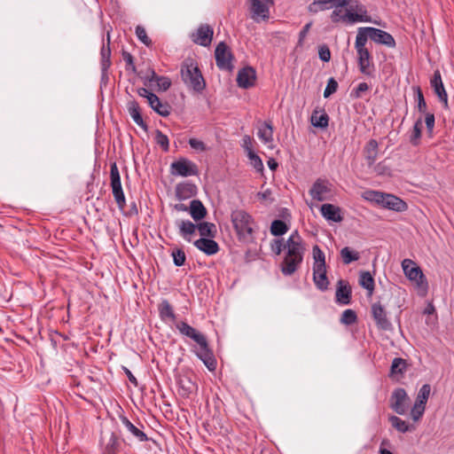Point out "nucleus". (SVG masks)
<instances>
[{"label": "nucleus", "instance_id": "473e14b6", "mask_svg": "<svg viewBox=\"0 0 454 454\" xmlns=\"http://www.w3.org/2000/svg\"><path fill=\"white\" fill-rule=\"evenodd\" d=\"M378 147L379 145L375 139L369 140L364 147L365 159L369 166L373 165L376 161Z\"/></svg>", "mask_w": 454, "mask_h": 454}, {"label": "nucleus", "instance_id": "dca6fc26", "mask_svg": "<svg viewBox=\"0 0 454 454\" xmlns=\"http://www.w3.org/2000/svg\"><path fill=\"white\" fill-rule=\"evenodd\" d=\"M110 42H111V35L110 31L106 33V43H103L100 50V67H101V74L102 79H107V71L111 67V49H110Z\"/></svg>", "mask_w": 454, "mask_h": 454}, {"label": "nucleus", "instance_id": "393cba45", "mask_svg": "<svg viewBox=\"0 0 454 454\" xmlns=\"http://www.w3.org/2000/svg\"><path fill=\"white\" fill-rule=\"evenodd\" d=\"M336 301L342 305H348L351 301V287L343 280L337 283V290L335 294Z\"/></svg>", "mask_w": 454, "mask_h": 454}, {"label": "nucleus", "instance_id": "f03ea898", "mask_svg": "<svg viewBox=\"0 0 454 454\" xmlns=\"http://www.w3.org/2000/svg\"><path fill=\"white\" fill-rule=\"evenodd\" d=\"M176 328L182 335L192 339L198 344L199 348L195 352L196 356L209 371H215L216 368V360L213 351L208 346L206 336L184 321L177 322Z\"/></svg>", "mask_w": 454, "mask_h": 454}, {"label": "nucleus", "instance_id": "c85d7f7f", "mask_svg": "<svg viewBox=\"0 0 454 454\" xmlns=\"http://www.w3.org/2000/svg\"><path fill=\"white\" fill-rule=\"evenodd\" d=\"M180 235L188 242L192 240V236L195 234L197 225L189 220H181L176 223Z\"/></svg>", "mask_w": 454, "mask_h": 454}, {"label": "nucleus", "instance_id": "de8ad7c7", "mask_svg": "<svg viewBox=\"0 0 454 454\" xmlns=\"http://www.w3.org/2000/svg\"><path fill=\"white\" fill-rule=\"evenodd\" d=\"M430 386L428 384L423 385L417 395L416 401L419 403L427 404V402L428 400L429 395H430Z\"/></svg>", "mask_w": 454, "mask_h": 454}, {"label": "nucleus", "instance_id": "6ab92c4d", "mask_svg": "<svg viewBox=\"0 0 454 454\" xmlns=\"http://www.w3.org/2000/svg\"><path fill=\"white\" fill-rule=\"evenodd\" d=\"M256 72L251 67L240 69L237 75L238 86L242 89H248L255 84Z\"/></svg>", "mask_w": 454, "mask_h": 454}, {"label": "nucleus", "instance_id": "58836bf2", "mask_svg": "<svg viewBox=\"0 0 454 454\" xmlns=\"http://www.w3.org/2000/svg\"><path fill=\"white\" fill-rule=\"evenodd\" d=\"M369 37V32L366 27H360L356 37L355 48L357 51L366 50L365 44Z\"/></svg>", "mask_w": 454, "mask_h": 454}, {"label": "nucleus", "instance_id": "49530a36", "mask_svg": "<svg viewBox=\"0 0 454 454\" xmlns=\"http://www.w3.org/2000/svg\"><path fill=\"white\" fill-rule=\"evenodd\" d=\"M356 320L357 317L356 312L350 309L344 310L340 317V323L346 325H350L356 323Z\"/></svg>", "mask_w": 454, "mask_h": 454}, {"label": "nucleus", "instance_id": "bb28decb", "mask_svg": "<svg viewBox=\"0 0 454 454\" xmlns=\"http://www.w3.org/2000/svg\"><path fill=\"white\" fill-rule=\"evenodd\" d=\"M257 136L259 139L267 145L268 148L272 149L273 146V127L270 121H264L258 129Z\"/></svg>", "mask_w": 454, "mask_h": 454}, {"label": "nucleus", "instance_id": "1a4fd4ad", "mask_svg": "<svg viewBox=\"0 0 454 454\" xmlns=\"http://www.w3.org/2000/svg\"><path fill=\"white\" fill-rule=\"evenodd\" d=\"M137 93L140 97L145 98L149 106L158 114L166 117L170 114L171 107L168 103H162L160 98L153 92L145 88H139Z\"/></svg>", "mask_w": 454, "mask_h": 454}, {"label": "nucleus", "instance_id": "a19ab883", "mask_svg": "<svg viewBox=\"0 0 454 454\" xmlns=\"http://www.w3.org/2000/svg\"><path fill=\"white\" fill-rule=\"evenodd\" d=\"M289 230L288 225L282 220H274L270 225V233L278 237L286 234Z\"/></svg>", "mask_w": 454, "mask_h": 454}, {"label": "nucleus", "instance_id": "c03bdc74", "mask_svg": "<svg viewBox=\"0 0 454 454\" xmlns=\"http://www.w3.org/2000/svg\"><path fill=\"white\" fill-rule=\"evenodd\" d=\"M389 421L392 427L401 433H406L411 430L408 423L396 416H390Z\"/></svg>", "mask_w": 454, "mask_h": 454}, {"label": "nucleus", "instance_id": "20e7f679", "mask_svg": "<svg viewBox=\"0 0 454 454\" xmlns=\"http://www.w3.org/2000/svg\"><path fill=\"white\" fill-rule=\"evenodd\" d=\"M183 82L196 92H201L206 88V82L198 65L193 59H185L181 65Z\"/></svg>", "mask_w": 454, "mask_h": 454}, {"label": "nucleus", "instance_id": "ddd939ff", "mask_svg": "<svg viewBox=\"0 0 454 454\" xmlns=\"http://www.w3.org/2000/svg\"><path fill=\"white\" fill-rule=\"evenodd\" d=\"M430 85L437 96L439 101L442 103L444 108H448V94L445 90L442 75L439 70H435L430 79Z\"/></svg>", "mask_w": 454, "mask_h": 454}, {"label": "nucleus", "instance_id": "ea45409f", "mask_svg": "<svg viewBox=\"0 0 454 454\" xmlns=\"http://www.w3.org/2000/svg\"><path fill=\"white\" fill-rule=\"evenodd\" d=\"M312 258H313V266L312 267H325V254L324 251L317 246L315 245L312 247Z\"/></svg>", "mask_w": 454, "mask_h": 454}, {"label": "nucleus", "instance_id": "a878e982", "mask_svg": "<svg viewBox=\"0 0 454 454\" xmlns=\"http://www.w3.org/2000/svg\"><path fill=\"white\" fill-rule=\"evenodd\" d=\"M193 245L207 255L215 254L219 251V246L213 239L200 238Z\"/></svg>", "mask_w": 454, "mask_h": 454}, {"label": "nucleus", "instance_id": "412c9836", "mask_svg": "<svg viewBox=\"0 0 454 454\" xmlns=\"http://www.w3.org/2000/svg\"><path fill=\"white\" fill-rule=\"evenodd\" d=\"M380 206L396 212H403L408 208L407 204L403 200L393 194L385 192Z\"/></svg>", "mask_w": 454, "mask_h": 454}, {"label": "nucleus", "instance_id": "e2e57ef3", "mask_svg": "<svg viewBox=\"0 0 454 454\" xmlns=\"http://www.w3.org/2000/svg\"><path fill=\"white\" fill-rule=\"evenodd\" d=\"M189 145L192 149L196 151L204 152L207 149L205 144L197 138H190Z\"/></svg>", "mask_w": 454, "mask_h": 454}, {"label": "nucleus", "instance_id": "423d86ee", "mask_svg": "<svg viewBox=\"0 0 454 454\" xmlns=\"http://www.w3.org/2000/svg\"><path fill=\"white\" fill-rule=\"evenodd\" d=\"M402 269L405 277L411 282L415 283L418 288L424 291L427 289V282L421 269L417 263L411 259H403L402 261Z\"/></svg>", "mask_w": 454, "mask_h": 454}, {"label": "nucleus", "instance_id": "052dcab7", "mask_svg": "<svg viewBox=\"0 0 454 454\" xmlns=\"http://www.w3.org/2000/svg\"><path fill=\"white\" fill-rule=\"evenodd\" d=\"M417 98H418V109L420 113H425L427 110V103L425 101L423 93L419 87L416 88Z\"/></svg>", "mask_w": 454, "mask_h": 454}, {"label": "nucleus", "instance_id": "c756f323", "mask_svg": "<svg viewBox=\"0 0 454 454\" xmlns=\"http://www.w3.org/2000/svg\"><path fill=\"white\" fill-rule=\"evenodd\" d=\"M356 52L358 57V66L360 72L365 75H372V71L370 66L371 54L369 51L366 49L357 51Z\"/></svg>", "mask_w": 454, "mask_h": 454}, {"label": "nucleus", "instance_id": "774afa93", "mask_svg": "<svg viewBox=\"0 0 454 454\" xmlns=\"http://www.w3.org/2000/svg\"><path fill=\"white\" fill-rule=\"evenodd\" d=\"M311 27V22L307 23L303 28L300 31L299 34V43L301 44L302 41L306 37L307 34L309 33Z\"/></svg>", "mask_w": 454, "mask_h": 454}, {"label": "nucleus", "instance_id": "0eeeda50", "mask_svg": "<svg viewBox=\"0 0 454 454\" xmlns=\"http://www.w3.org/2000/svg\"><path fill=\"white\" fill-rule=\"evenodd\" d=\"M110 179L114 198L117 203L118 207L121 210H123L126 207V200L122 190L120 172L116 162H113L110 166Z\"/></svg>", "mask_w": 454, "mask_h": 454}, {"label": "nucleus", "instance_id": "8fccbe9b", "mask_svg": "<svg viewBox=\"0 0 454 454\" xmlns=\"http://www.w3.org/2000/svg\"><path fill=\"white\" fill-rule=\"evenodd\" d=\"M247 155L250 160L251 165L256 171L261 172L263 170V163L261 158L254 152H249Z\"/></svg>", "mask_w": 454, "mask_h": 454}, {"label": "nucleus", "instance_id": "4d7b16f0", "mask_svg": "<svg viewBox=\"0 0 454 454\" xmlns=\"http://www.w3.org/2000/svg\"><path fill=\"white\" fill-rule=\"evenodd\" d=\"M350 0H317L314 1L311 5L318 4L321 6V9H325V4H332L333 7L336 5L341 4V5H348L349 4Z\"/></svg>", "mask_w": 454, "mask_h": 454}, {"label": "nucleus", "instance_id": "7c9ffc66", "mask_svg": "<svg viewBox=\"0 0 454 454\" xmlns=\"http://www.w3.org/2000/svg\"><path fill=\"white\" fill-rule=\"evenodd\" d=\"M159 315L164 322H174L176 320V314L171 304L167 300H163L159 304Z\"/></svg>", "mask_w": 454, "mask_h": 454}, {"label": "nucleus", "instance_id": "0e129e2a", "mask_svg": "<svg viewBox=\"0 0 454 454\" xmlns=\"http://www.w3.org/2000/svg\"><path fill=\"white\" fill-rule=\"evenodd\" d=\"M242 147L247 152V154L249 153V152H254L253 149V138L248 136L245 135L242 138Z\"/></svg>", "mask_w": 454, "mask_h": 454}, {"label": "nucleus", "instance_id": "603ef678", "mask_svg": "<svg viewBox=\"0 0 454 454\" xmlns=\"http://www.w3.org/2000/svg\"><path fill=\"white\" fill-rule=\"evenodd\" d=\"M174 261V264L177 267L183 266L186 260V255L184 250L175 249L171 254Z\"/></svg>", "mask_w": 454, "mask_h": 454}, {"label": "nucleus", "instance_id": "4c0bfd02", "mask_svg": "<svg viewBox=\"0 0 454 454\" xmlns=\"http://www.w3.org/2000/svg\"><path fill=\"white\" fill-rule=\"evenodd\" d=\"M384 192L374 191V190H366L362 192L361 197L372 203H375L376 205L380 206L383 201Z\"/></svg>", "mask_w": 454, "mask_h": 454}, {"label": "nucleus", "instance_id": "680f3d73", "mask_svg": "<svg viewBox=\"0 0 454 454\" xmlns=\"http://www.w3.org/2000/svg\"><path fill=\"white\" fill-rule=\"evenodd\" d=\"M434 114L427 113L425 116V123L427 126V132L430 137L433 135L434 128Z\"/></svg>", "mask_w": 454, "mask_h": 454}, {"label": "nucleus", "instance_id": "f257e3e1", "mask_svg": "<svg viewBox=\"0 0 454 454\" xmlns=\"http://www.w3.org/2000/svg\"><path fill=\"white\" fill-rule=\"evenodd\" d=\"M306 245L297 230L294 231L286 240L281 271L285 276L293 275L303 261Z\"/></svg>", "mask_w": 454, "mask_h": 454}, {"label": "nucleus", "instance_id": "5fc2aeb1", "mask_svg": "<svg viewBox=\"0 0 454 454\" xmlns=\"http://www.w3.org/2000/svg\"><path fill=\"white\" fill-rule=\"evenodd\" d=\"M136 35L138 40L143 43L146 46H150L152 44L151 39L148 37L145 28L140 25L136 27Z\"/></svg>", "mask_w": 454, "mask_h": 454}, {"label": "nucleus", "instance_id": "09e8293b", "mask_svg": "<svg viewBox=\"0 0 454 454\" xmlns=\"http://www.w3.org/2000/svg\"><path fill=\"white\" fill-rule=\"evenodd\" d=\"M155 141L165 152L168 151V148H169L168 137L165 134H163L160 130H158V129L156 130Z\"/></svg>", "mask_w": 454, "mask_h": 454}, {"label": "nucleus", "instance_id": "9b49d317", "mask_svg": "<svg viewBox=\"0 0 454 454\" xmlns=\"http://www.w3.org/2000/svg\"><path fill=\"white\" fill-rule=\"evenodd\" d=\"M390 407L400 415L407 412L410 407V398L403 388H396L393 392Z\"/></svg>", "mask_w": 454, "mask_h": 454}, {"label": "nucleus", "instance_id": "13d9d810", "mask_svg": "<svg viewBox=\"0 0 454 454\" xmlns=\"http://www.w3.org/2000/svg\"><path fill=\"white\" fill-rule=\"evenodd\" d=\"M374 172L378 176H391V168L384 161L378 163L374 167Z\"/></svg>", "mask_w": 454, "mask_h": 454}, {"label": "nucleus", "instance_id": "2f4dec72", "mask_svg": "<svg viewBox=\"0 0 454 454\" xmlns=\"http://www.w3.org/2000/svg\"><path fill=\"white\" fill-rule=\"evenodd\" d=\"M190 215L194 221L203 219L207 215V209L199 200H193L190 204Z\"/></svg>", "mask_w": 454, "mask_h": 454}, {"label": "nucleus", "instance_id": "f8f14e48", "mask_svg": "<svg viewBox=\"0 0 454 454\" xmlns=\"http://www.w3.org/2000/svg\"><path fill=\"white\" fill-rule=\"evenodd\" d=\"M170 168L171 173L175 176H190L198 173L196 164L187 159H180L174 161Z\"/></svg>", "mask_w": 454, "mask_h": 454}, {"label": "nucleus", "instance_id": "bf43d9fd", "mask_svg": "<svg viewBox=\"0 0 454 454\" xmlns=\"http://www.w3.org/2000/svg\"><path fill=\"white\" fill-rule=\"evenodd\" d=\"M338 89V82L334 80V78H330L327 82L326 88L324 91V97L328 98L332 94H333Z\"/></svg>", "mask_w": 454, "mask_h": 454}, {"label": "nucleus", "instance_id": "2eb2a0df", "mask_svg": "<svg viewBox=\"0 0 454 454\" xmlns=\"http://www.w3.org/2000/svg\"><path fill=\"white\" fill-rule=\"evenodd\" d=\"M330 193V184L327 181L322 179L317 180L309 191L310 196L317 201L329 200Z\"/></svg>", "mask_w": 454, "mask_h": 454}, {"label": "nucleus", "instance_id": "5701e85b", "mask_svg": "<svg viewBox=\"0 0 454 454\" xmlns=\"http://www.w3.org/2000/svg\"><path fill=\"white\" fill-rule=\"evenodd\" d=\"M313 270V281L315 286L320 291H326L329 286V280L326 276V266L325 267H312Z\"/></svg>", "mask_w": 454, "mask_h": 454}, {"label": "nucleus", "instance_id": "69168bd1", "mask_svg": "<svg viewBox=\"0 0 454 454\" xmlns=\"http://www.w3.org/2000/svg\"><path fill=\"white\" fill-rule=\"evenodd\" d=\"M319 58L324 62H328L331 59V51L325 45L321 46L318 51Z\"/></svg>", "mask_w": 454, "mask_h": 454}, {"label": "nucleus", "instance_id": "f704fd0d", "mask_svg": "<svg viewBox=\"0 0 454 454\" xmlns=\"http://www.w3.org/2000/svg\"><path fill=\"white\" fill-rule=\"evenodd\" d=\"M147 80L150 82H155L159 90L163 91L168 90L171 85V81L169 78L157 75L154 70L150 71V74H148Z\"/></svg>", "mask_w": 454, "mask_h": 454}, {"label": "nucleus", "instance_id": "864d4df0", "mask_svg": "<svg viewBox=\"0 0 454 454\" xmlns=\"http://www.w3.org/2000/svg\"><path fill=\"white\" fill-rule=\"evenodd\" d=\"M270 249L277 255H279L281 253L285 254L286 241H284L283 239L272 240L270 243Z\"/></svg>", "mask_w": 454, "mask_h": 454}, {"label": "nucleus", "instance_id": "f3484780", "mask_svg": "<svg viewBox=\"0 0 454 454\" xmlns=\"http://www.w3.org/2000/svg\"><path fill=\"white\" fill-rule=\"evenodd\" d=\"M366 30L369 32V38H371L373 42L384 44L390 48H394L395 46V41L389 33L371 27H366Z\"/></svg>", "mask_w": 454, "mask_h": 454}, {"label": "nucleus", "instance_id": "4468645a", "mask_svg": "<svg viewBox=\"0 0 454 454\" xmlns=\"http://www.w3.org/2000/svg\"><path fill=\"white\" fill-rule=\"evenodd\" d=\"M372 314L378 328L385 331L391 329V322L387 317L385 309L380 302H375L372 305Z\"/></svg>", "mask_w": 454, "mask_h": 454}, {"label": "nucleus", "instance_id": "3c124183", "mask_svg": "<svg viewBox=\"0 0 454 454\" xmlns=\"http://www.w3.org/2000/svg\"><path fill=\"white\" fill-rule=\"evenodd\" d=\"M406 367L405 361L403 358L396 357L393 360L391 364V373L397 374L402 373Z\"/></svg>", "mask_w": 454, "mask_h": 454}, {"label": "nucleus", "instance_id": "72a5a7b5", "mask_svg": "<svg viewBox=\"0 0 454 454\" xmlns=\"http://www.w3.org/2000/svg\"><path fill=\"white\" fill-rule=\"evenodd\" d=\"M195 185L190 184H178L176 189V195L179 200H184L194 196Z\"/></svg>", "mask_w": 454, "mask_h": 454}, {"label": "nucleus", "instance_id": "9d476101", "mask_svg": "<svg viewBox=\"0 0 454 454\" xmlns=\"http://www.w3.org/2000/svg\"><path fill=\"white\" fill-rule=\"evenodd\" d=\"M215 63L219 69L231 71L233 69V55L230 48L221 42L217 44L215 51Z\"/></svg>", "mask_w": 454, "mask_h": 454}, {"label": "nucleus", "instance_id": "6e6552de", "mask_svg": "<svg viewBox=\"0 0 454 454\" xmlns=\"http://www.w3.org/2000/svg\"><path fill=\"white\" fill-rule=\"evenodd\" d=\"M251 19L259 23L270 19V8L273 5V0H250Z\"/></svg>", "mask_w": 454, "mask_h": 454}, {"label": "nucleus", "instance_id": "37998d69", "mask_svg": "<svg viewBox=\"0 0 454 454\" xmlns=\"http://www.w3.org/2000/svg\"><path fill=\"white\" fill-rule=\"evenodd\" d=\"M329 117L325 113L318 114L314 112L311 115V123L317 128H326L328 126Z\"/></svg>", "mask_w": 454, "mask_h": 454}, {"label": "nucleus", "instance_id": "4be33fe9", "mask_svg": "<svg viewBox=\"0 0 454 454\" xmlns=\"http://www.w3.org/2000/svg\"><path fill=\"white\" fill-rule=\"evenodd\" d=\"M320 212L327 221L340 223L343 220L341 209L338 206L328 203L323 204L320 207Z\"/></svg>", "mask_w": 454, "mask_h": 454}, {"label": "nucleus", "instance_id": "7ed1b4c3", "mask_svg": "<svg viewBox=\"0 0 454 454\" xmlns=\"http://www.w3.org/2000/svg\"><path fill=\"white\" fill-rule=\"evenodd\" d=\"M231 219L238 239L243 242H252L256 227L253 216L243 209H236L231 212Z\"/></svg>", "mask_w": 454, "mask_h": 454}, {"label": "nucleus", "instance_id": "39448f33", "mask_svg": "<svg viewBox=\"0 0 454 454\" xmlns=\"http://www.w3.org/2000/svg\"><path fill=\"white\" fill-rule=\"evenodd\" d=\"M331 20L334 23H344L351 25L356 22H368L370 18L367 15V12L362 7L357 9L356 12H353L350 9L347 8V5H341V4L336 5L331 14Z\"/></svg>", "mask_w": 454, "mask_h": 454}, {"label": "nucleus", "instance_id": "c9c22d12", "mask_svg": "<svg viewBox=\"0 0 454 454\" xmlns=\"http://www.w3.org/2000/svg\"><path fill=\"white\" fill-rule=\"evenodd\" d=\"M197 230L201 238L214 239L217 233L215 224L208 222H202L197 224Z\"/></svg>", "mask_w": 454, "mask_h": 454}, {"label": "nucleus", "instance_id": "79ce46f5", "mask_svg": "<svg viewBox=\"0 0 454 454\" xmlns=\"http://www.w3.org/2000/svg\"><path fill=\"white\" fill-rule=\"evenodd\" d=\"M340 256L344 264H349L360 258L359 253L345 247L340 250Z\"/></svg>", "mask_w": 454, "mask_h": 454}, {"label": "nucleus", "instance_id": "a18cd8bd", "mask_svg": "<svg viewBox=\"0 0 454 454\" xmlns=\"http://www.w3.org/2000/svg\"><path fill=\"white\" fill-rule=\"evenodd\" d=\"M422 121L419 119L411 130L410 141L413 145H418L421 137Z\"/></svg>", "mask_w": 454, "mask_h": 454}, {"label": "nucleus", "instance_id": "b1692460", "mask_svg": "<svg viewBox=\"0 0 454 454\" xmlns=\"http://www.w3.org/2000/svg\"><path fill=\"white\" fill-rule=\"evenodd\" d=\"M120 419L127 431L138 442H145L148 440L147 435L142 430L144 427L142 425L138 424V426H136L124 416H121Z\"/></svg>", "mask_w": 454, "mask_h": 454}, {"label": "nucleus", "instance_id": "cd10ccee", "mask_svg": "<svg viewBox=\"0 0 454 454\" xmlns=\"http://www.w3.org/2000/svg\"><path fill=\"white\" fill-rule=\"evenodd\" d=\"M127 107L129 114L132 120L134 121V122L142 129H144L145 130H146L147 125L142 118L138 103L136 100H130L128 102Z\"/></svg>", "mask_w": 454, "mask_h": 454}, {"label": "nucleus", "instance_id": "e433bc0d", "mask_svg": "<svg viewBox=\"0 0 454 454\" xmlns=\"http://www.w3.org/2000/svg\"><path fill=\"white\" fill-rule=\"evenodd\" d=\"M359 284L363 288L367 290L369 296L372 295L375 285L374 279L369 271H362L360 273Z\"/></svg>", "mask_w": 454, "mask_h": 454}, {"label": "nucleus", "instance_id": "6e6d98bb", "mask_svg": "<svg viewBox=\"0 0 454 454\" xmlns=\"http://www.w3.org/2000/svg\"><path fill=\"white\" fill-rule=\"evenodd\" d=\"M425 408H426V404L415 402V403L411 409V415L413 420L418 421L423 416Z\"/></svg>", "mask_w": 454, "mask_h": 454}, {"label": "nucleus", "instance_id": "a211bd4d", "mask_svg": "<svg viewBox=\"0 0 454 454\" xmlns=\"http://www.w3.org/2000/svg\"><path fill=\"white\" fill-rule=\"evenodd\" d=\"M101 449L103 454H117L121 449V442L118 436L114 432L102 435Z\"/></svg>", "mask_w": 454, "mask_h": 454}, {"label": "nucleus", "instance_id": "aec40b11", "mask_svg": "<svg viewBox=\"0 0 454 454\" xmlns=\"http://www.w3.org/2000/svg\"><path fill=\"white\" fill-rule=\"evenodd\" d=\"M214 35L213 28L207 25H200L196 33L192 35V41L201 46H208L211 43Z\"/></svg>", "mask_w": 454, "mask_h": 454}, {"label": "nucleus", "instance_id": "338daca9", "mask_svg": "<svg viewBox=\"0 0 454 454\" xmlns=\"http://www.w3.org/2000/svg\"><path fill=\"white\" fill-rule=\"evenodd\" d=\"M369 90V86L366 82H360L354 90L356 98H360L362 94Z\"/></svg>", "mask_w": 454, "mask_h": 454}]
</instances>
